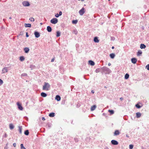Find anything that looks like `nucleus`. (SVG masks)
<instances>
[{
	"instance_id": "11",
	"label": "nucleus",
	"mask_w": 149,
	"mask_h": 149,
	"mask_svg": "<svg viewBox=\"0 0 149 149\" xmlns=\"http://www.w3.org/2000/svg\"><path fill=\"white\" fill-rule=\"evenodd\" d=\"M120 132L119 131L117 130H116L114 133V136H117L119 134Z\"/></svg>"
},
{
	"instance_id": "6",
	"label": "nucleus",
	"mask_w": 149,
	"mask_h": 149,
	"mask_svg": "<svg viewBox=\"0 0 149 149\" xmlns=\"http://www.w3.org/2000/svg\"><path fill=\"white\" fill-rule=\"evenodd\" d=\"M17 105L19 110H22L23 109V108L21 104L19 102H17Z\"/></svg>"
},
{
	"instance_id": "40",
	"label": "nucleus",
	"mask_w": 149,
	"mask_h": 149,
	"mask_svg": "<svg viewBox=\"0 0 149 149\" xmlns=\"http://www.w3.org/2000/svg\"><path fill=\"white\" fill-rule=\"evenodd\" d=\"M48 127L49 128H50L51 126V124L49 123H48L47 125Z\"/></svg>"
},
{
	"instance_id": "2",
	"label": "nucleus",
	"mask_w": 149,
	"mask_h": 149,
	"mask_svg": "<svg viewBox=\"0 0 149 149\" xmlns=\"http://www.w3.org/2000/svg\"><path fill=\"white\" fill-rule=\"evenodd\" d=\"M44 84V85L42 87V89L47 91H49L50 89V85L47 82H45Z\"/></svg>"
},
{
	"instance_id": "29",
	"label": "nucleus",
	"mask_w": 149,
	"mask_h": 149,
	"mask_svg": "<svg viewBox=\"0 0 149 149\" xmlns=\"http://www.w3.org/2000/svg\"><path fill=\"white\" fill-rule=\"evenodd\" d=\"M20 60L21 61H23L24 60L25 58L24 56H21L20 57Z\"/></svg>"
},
{
	"instance_id": "13",
	"label": "nucleus",
	"mask_w": 149,
	"mask_h": 149,
	"mask_svg": "<svg viewBox=\"0 0 149 149\" xmlns=\"http://www.w3.org/2000/svg\"><path fill=\"white\" fill-rule=\"evenodd\" d=\"M47 31L49 32H51L52 31V28L51 27L49 26H48L47 27Z\"/></svg>"
},
{
	"instance_id": "20",
	"label": "nucleus",
	"mask_w": 149,
	"mask_h": 149,
	"mask_svg": "<svg viewBox=\"0 0 149 149\" xmlns=\"http://www.w3.org/2000/svg\"><path fill=\"white\" fill-rule=\"evenodd\" d=\"M140 47L141 49H145L146 47V46L143 44H141L140 45Z\"/></svg>"
},
{
	"instance_id": "38",
	"label": "nucleus",
	"mask_w": 149,
	"mask_h": 149,
	"mask_svg": "<svg viewBox=\"0 0 149 149\" xmlns=\"http://www.w3.org/2000/svg\"><path fill=\"white\" fill-rule=\"evenodd\" d=\"M133 147V145L132 144L129 145V149H132Z\"/></svg>"
},
{
	"instance_id": "48",
	"label": "nucleus",
	"mask_w": 149,
	"mask_h": 149,
	"mask_svg": "<svg viewBox=\"0 0 149 149\" xmlns=\"http://www.w3.org/2000/svg\"><path fill=\"white\" fill-rule=\"evenodd\" d=\"M26 37H28L29 36L28 34V33L27 32H26Z\"/></svg>"
},
{
	"instance_id": "14",
	"label": "nucleus",
	"mask_w": 149,
	"mask_h": 149,
	"mask_svg": "<svg viewBox=\"0 0 149 149\" xmlns=\"http://www.w3.org/2000/svg\"><path fill=\"white\" fill-rule=\"evenodd\" d=\"M93 40L96 43H98L99 42V40L97 37H95L94 38Z\"/></svg>"
},
{
	"instance_id": "58",
	"label": "nucleus",
	"mask_w": 149,
	"mask_h": 149,
	"mask_svg": "<svg viewBox=\"0 0 149 149\" xmlns=\"http://www.w3.org/2000/svg\"><path fill=\"white\" fill-rule=\"evenodd\" d=\"M111 65V63H108V65L109 66H110V65Z\"/></svg>"
},
{
	"instance_id": "8",
	"label": "nucleus",
	"mask_w": 149,
	"mask_h": 149,
	"mask_svg": "<svg viewBox=\"0 0 149 149\" xmlns=\"http://www.w3.org/2000/svg\"><path fill=\"white\" fill-rule=\"evenodd\" d=\"M34 34L35 35V37L36 38H38L40 36V33L38 31H35Z\"/></svg>"
},
{
	"instance_id": "54",
	"label": "nucleus",
	"mask_w": 149,
	"mask_h": 149,
	"mask_svg": "<svg viewBox=\"0 0 149 149\" xmlns=\"http://www.w3.org/2000/svg\"><path fill=\"white\" fill-rule=\"evenodd\" d=\"M42 120H45V118L44 117H42Z\"/></svg>"
},
{
	"instance_id": "34",
	"label": "nucleus",
	"mask_w": 149,
	"mask_h": 149,
	"mask_svg": "<svg viewBox=\"0 0 149 149\" xmlns=\"http://www.w3.org/2000/svg\"><path fill=\"white\" fill-rule=\"evenodd\" d=\"M35 67V65H30V68L31 69H34Z\"/></svg>"
},
{
	"instance_id": "56",
	"label": "nucleus",
	"mask_w": 149,
	"mask_h": 149,
	"mask_svg": "<svg viewBox=\"0 0 149 149\" xmlns=\"http://www.w3.org/2000/svg\"><path fill=\"white\" fill-rule=\"evenodd\" d=\"M104 149H109V148H108V147H106L105 148H104Z\"/></svg>"
},
{
	"instance_id": "49",
	"label": "nucleus",
	"mask_w": 149,
	"mask_h": 149,
	"mask_svg": "<svg viewBox=\"0 0 149 149\" xmlns=\"http://www.w3.org/2000/svg\"><path fill=\"white\" fill-rule=\"evenodd\" d=\"M13 146L14 147H15L16 146V144L15 143H14L13 144Z\"/></svg>"
},
{
	"instance_id": "39",
	"label": "nucleus",
	"mask_w": 149,
	"mask_h": 149,
	"mask_svg": "<svg viewBox=\"0 0 149 149\" xmlns=\"http://www.w3.org/2000/svg\"><path fill=\"white\" fill-rule=\"evenodd\" d=\"M21 76H27V74L25 73H24L22 74L21 75Z\"/></svg>"
},
{
	"instance_id": "55",
	"label": "nucleus",
	"mask_w": 149,
	"mask_h": 149,
	"mask_svg": "<svg viewBox=\"0 0 149 149\" xmlns=\"http://www.w3.org/2000/svg\"><path fill=\"white\" fill-rule=\"evenodd\" d=\"M7 134H5V135H4V136L5 137H7Z\"/></svg>"
},
{
	"instance_id": "63",
	"label": "nucleus",
	"mask_w": 149,
	"mask_h": 149,
	"mask_svg": "<svg viewBox=\"0 0 149 149\" xmlns=\"http://www.w3.org/2000/svg\"><path fill=\"white\" fill-rule=\"evenodd\" d=\"M105 88H106V86L104 87Z\"/></svg>"
},
{
	"instance_id": "57",
	"label": "nucleus",
	"mask_w": 149,
	"mask_h": 149,
	"mask_svg": "<svg viewBox=\"0 0 149 149\" xmlns=\"http://www.w3.org/2000/svg\"><path fill=\"white\" fill-rule=\"evenodd\" d=\"M126 136L128 138L129 137V136L127 134H126Z\"/></svg>"
},
{
	"instance_id": "18",
	"label": "nucleus",
	"mask_w": 149,
	"mask_h": 149,
	"mask_svg": "<svg viewBox=\"0 0 149 149\" xmlns=\"http://www.w3.org/2000/svg\"><path fill=\"white\" fill-rule=\"evenodd\" d=\"M24 26L25 27H31V25L30 24L28 23V24H24Z\"/></svg>"
},
{
	"instance_id": "61",
	"label": "nucleus",
	"mask_w": 149,
	"mask_h": 149,
	"mask_svg": "<svg viewBox=\"0 0 149 149\" xmlns=\"http://www.w3.org/2000/svg\"><path fill=\"white\" fill-rule=\"evenodd\" d=\"M79 106V105H78V104L77 105V106Z\"/></svg>"
},
{
	"instance_id": "53",
	"label": "nucleus",
	"mask_w": 149,
	"mask_h": 149,
	"mask_svg": "<svg viewBox=\"0 0 149 149\" xmlns=\"http://www.w3.org/2000/svg\"><path fill=\"white\" fill-rule=\"evenodd\" d=\"M91 92L92 93H93V94L94 93V91L92 90L91 91Z\"/></svg>"
},
{
	"instance_id": "23",
	"label": "nucleus",
	"mask_w": 149,
	"mask_h": 149,
	"mask_svg": "<svg viewBox=\"0 0 149 149\" xmlns=\"http://www.w3.org/2000/svg\"><path fill=\"white\" fill-rule=\"evenodd\" d=\"M142 51L140 50L138 51V52H137V55L138 56H140L141 55V54H142Z\"/></svg>"
},
{
	"instance_id": "47",
	"label": "nucleus",
	"mask_w": 149,
	"mask_h": 149,
	"mask_svg": "<svg viewBox=\"0 0 149 149\" xmlns=\"http://www.w3.org/2000/svg\"><path fill=\"white\" fill-rule=\"evenodd\" d=\"M58 14L59 16L61 15H62V12L61 11H60Z\"/></svg>"
},
{
	"instance_id": "42",
	"label": "nucleus",
	"mask_w": 149,
	"mask_h": 149,
	"mask_svg": "<svg viewBox=\"0 0 149 149\" xmlns=\"http://www.w3.org/2000/svg\"><path fill=\"white\" fill-rule=\"evenodd\" d=\"M3 81L2 80L0 79V86L3 84Z\"/></svg>"
},
{
	"instance_id": "32",
	"label": "nucleus",
	"mask_w": 149,
	"mask_h": 149,
	"mask_svg": "<svg viewBox=\"0 0 149 149\" xmlns=\"http://www.w3.org/2000/svg\"><path fill=\"white\" fill-rule=\"evenodd\" d=\"M108 111L111 114H113L114 113V111L112 110H109Z\"/></svg>"
},
{
	"instance_id": "19",
	"label": "nucleus",
	"mask_w": 149,
	"mask_h": 149,
	"mask_svg": "<svg viewBox=\"0 0 149 149\" xmlns=\"http://www.w3.org/2000/svg\"><path fill=\"white\" fill-rule=\"evenodd\" d=\"M110 56L111 58L113 59L115 57V55L114 53H112L110 54Z\"/></svg>"
},
{
	"instance_id": "64",
	"label": "nucleus",
	"mask_w": 149,
	"mask_h": 149,
	"mask_svg": "<svg viewBox=\"0 0 149 149\" xmlns=\"http://www.w3.org/2000/svg\"><path fill=\"white\" fill-rule=\"evenodd\" d=\"M110 0H108L109 1H110Z\"/></svg>"
},
{
	"instance_id": "46",
	"label": "nucleus",
	"mask_w": 149,
	"mask_h": 149,
	"mask_svg": "<svg viewBox=\"0 0 149 149\" xmlns=\"http://www.w3.org/2000/svg\"><path fill=\"white\" fill-rule=\"evenodd\" d=\"M74 140H75V142H77L78 141V139L76 138H74Z\"/></svg>"
},
{
	"instance_id": "5",
	"label": "nucleus",
	"mask_w": 149,
	"mask_h": 149,
	"mask_svg": "<svg viewBox=\"0 0 149 149\" xmlns=\"http://www.w3.org/2000/svg\"><path fill=\"white\" fill-rule=\"evenodd\" d=\"M22 3L24 6H28L30 5L29 3L27 1H24L22 2Z\"/></svg>"
},
{
	"instance_id": "37",
	"label": "nucleus",
	"mask_w": 149,
	"mask_h": 149,
	"mask_svg": "<svg viewBox=\"0 0 149 149\" xmlns=\"http://www.w3.org/2000/svg\"><path fill=\"white\" fill-rule=\"evenodd\" d=\"M73 32V33H74L75 35H77V33H78L76 29L74 30Z\"/></svg>"
},
{
	"instance_id": "26",
	"label": "nucleus",
	"mask_w": 149,
	"mask_h": 149,
	"mask_svg": "<svg viewBox=\"0 0 149 149\" xmlns=\"http://www.w3.org/2000/svg\"><path fill=\"white\" fill-rule=\"evenodd\" d=\"M24 134L26 135H28L29 134V132L28 130H26L24 132Z\"/></svg>"
},
{
	"instance_id": "60",
	"label": "nucleus",
	"mask_w": 149,
	"mask_h": 149,
	"mask_svg": "<svg viewBox=\"0 0 149 149\" xmlns=\"http://www.w3.org/2000/svg\"><path fill=\"white\" fill-rule=\"evenodd\" d=\"M9 19H12V17H9Z\"/></svg>"
},
{
	"instance_id": "4",
	"label": "nucleus",
	"mask_w": 149,
	"mask_h": 149,
	"mask_svg": "<svg viewBox=\"0 0 149 149\" xmlns=\"http://www.w3.org/2000/svg\"><path fill=\"white\" fill-rule=\"evenodd\" d=\"M80 15H82L85 13V9L83 7L79 12Z\"/></svg>"
},
{
	"instance_id": "30",
	"label": "nucleus",
	"mask_w": 149,
	"mask_h": 149,
	"mask_svg": "<svg viewBox=\"0 0 149 149\" xmlns=\"http://www.w3.org/2000/svg\"><path fill=\"white\" fill-rule=\"evenodd\" d=\"M129 74L127 73H126L125 75V79H127L129 78Z\"/></svg>"
},
{
	"instance_id": "1",
	"label": "nucleus",
	"mask_w": 149,
	"mask_h": 149,
	"mask_svg": "<svg viewBox=\"0 0 149 149\" xmlns=\"http://www.w3.org/2000/svg\"><path fill=\"white\" fill-rule=\"evenodd\" d=\"M101 72L102 74H109L111 71V70L108 68L106 67H103L101 68Z\"/></svg>"
},
{
	"instance_id": "15",
	"label": "nucleus",
	"mask_w": 149,
	"mask_h": 149,
	"mask_svg": "<svg viewBox=\"0 0 149 149\" xmlns=\"http://www.w3.org/2000/svg\"><path fill=\"white\" fill-rule=\"evenodd\" d=\"M89 64L91 65H95L94 62L91 60H89L88 61Z\"/></svg>"
},
{
	"instance_id": "21",
	"label": "nucleus",
	"mask_w": 149,
	"mask_h": 149,
	"mask_svg": "<svg viewBox=\"0 0 149 149\" xmlns=\"http://www.w3.org/2000/svg\"><path fill=\"white\" fill-rule=\"evenodd\" d=\"M41 95L43 97H45L47 96V94L45 93L42 92L41 93Z\"/></svg>"
},
{
	"instance_id": "51",
	"label": "nucleus",
	"mask_w": 149,
	"mask_h": 149,
	"mask_svg": "<svg viewBox=\"0 0 149 149\" xmlns=\"http://www.w3.org/2000/svg\"><path fill=\"white\" fill-rule=\"evenodd\" d=\"M120 99L122 101L123 100V98L122 97H121L120 98Z\"/></svg>"
},
{
	"instance_id": "22",
	"label": "nucleus",
	"mask_w": 149,
	"mask_h": 149,
	"mask_svg": "<svg viewBox=\"0 0 149 149\" xmlns=\"http://www.w3.org/2000/svg\"><path fill=\"white\" fill-rule=\"evenodd\" d=\"M55 116V113L53 112L50 113L49 114V116L51 117H52Z\"/></svg>"
},
{
	"instance_id": "44",
	"label": "nucleus",
	"mask_w": 149,
	"mask_h": 149,
	"mask_svg": "<svg viewBox=\"0 0 149 149\" xmlns=\"http://www.w3.org/2000/svg\"><path fill=\"white\" fill-rule=\"evenodd\" d=\"M111 40H115V38L113 37H111Z\"/></svg>"
},
{
	"instance_id": "28",
	"label": "nucleus",
	"mask_w": 149,
	"mask_h": 149,
	"mask_svg": "<svg viewBox=\"0 0 149 149\" xmlns=\"http://www.w3.org/2000/svg\"><path fill=\"white\" fill-rule=\"evenodd\" d=\"M9 127L10 129L12 130L14 128V126L12 124H10L9 125Z\"/></svg>"
},
{
	"instance_id": "16",
	"label": "nucleus",
	"mask_w": 149,
	"mask_h": 149,
	"mask_svg": "<svg viewBox=\"0 0 149 149\" xmlns=\"http://www.w3.org/2000/svg\"><path fill=\"white\" fill-rule=\"evenodd\" d=\"M29 48H28V47H25L24 49V51L25 53H28L29 52Z\"/></svg>"
},
{
	"instance_id": "50",
	"label": "nucleus",
	"mask_w": 149,
	"mask_h": 149,
	"mask_svg": "<svg viewBox=\"0 0 149 149\" xmlns=\"http://www.w3.org/2000/svg\"><path fill=\"white\" fill-rule=\"evenodd\" d=\"M54 60H55V58H53V59H52L51 60V62H53L54 61Z\"/></svg>"
},
{
	"instance_id": "59",
	"label": "nucleus",
	"mask_w": 149,
	"mask_h": 149,
	"mask_svg": "<svg viewBox=\"0 0 149 149\" xmlns=\"http://www.w3.org/2000/svg\"><path fill=\"white\" fill-rule=\"evenodd\" d=\"M114 46H112V48H112V49H114Z\"/></svg>"
},
{
	"instance_id": "31",
	"label": "nucleus",
	"mask_w": 149,
	"mask_h": 149,
	"mask_svg": "<svg viewBox=\"0 0 149 149\" xmlns=\"http://www.w3.org/2000/svg\"><path fill=\"white\" fill-rule=\"evenodd\" d=\"M61 33L59 31H57L56 32V36L57 37H58L60 36Z\"/></svg>"
},
{
	"instance_id": "17",
	"label": "nucleus",
	"mask_w": 149,
	"mask_h": 149,
	"mask_svg": "<svg viewBox=\"0 0 149 149\" xmlns=\"http://www.w3.org/2000/svg\"><path fill=\"white\" fill-rule=\"evenodd\" d=\"M136 117L137 118H140L141 116V114L139 112H137L136 113Z\"/></svg>"
},
{
	"instance_id": "24",
	"label": "nucleus",
	"mask_w": 149,
	"mask_h": 149,
	"mask_svg": "<svg viewBox=\"0 0 149 149\" xmlns=\"http://www.w3.org/2000/svg\"><path fill=\"white\" fill-rule=\"evenodd\" d=\"M101 68H98L96 69L95 71V72L97 73H98L100 72H101Z\"/></svg>"
},
{
	"instance_id": "9",
	"label": "nucleus",
	"mask_w": 149,
	"mask_h": 149,
	"mask_svg": "<svg viewBox=\"0 0 149 149\" xmlns=\"http://www.w3.org/2000/svg\"><path fill=\"white\" fill-rule=\"evenodd\" d=\"M131 60L132 62L134 64H135L137 61V59L135 58H132Z\"/></svg>"
},
{
	"instance_id": "7",
	"label": "nucleus",
	"mask_w": 149,
	"mask_h": 149,
	"mask_svg": "<svg viewBox=\"0 0 149 149\" xmlns=\"http://www.w3.org/2000/svg\"><path fill=\"white\" fill-rule=\"evenodd\" d=\"M111 142L112 144L114 145H117L118 143L117 141L114 140H112Z\"/></svg>"
},
{
	"instance_id": "41",
	"label": "nucleus",
	"mask_w": 149,
	"mask_h": 149,
	"mask_svg": "<svg viewBox=\"0 0 149 149\" xmlns=\"http://www.w3.org/2000/svg\"><path fill=\"white\" fill-rule=\"evenodd\" d=\"M29 20L31 22H34V19L33 17H30L29 19Z\"/></svg>"
},
{
	"instance_id": "33",
	"label": "nucleus",
	"mask_w": 149,
	"mask_h": 149,
	"mask_svg": "<svg viewBox=\"0 0 149 149\" xmlns=\"http://www.w3.org/2000/svg\"><path fill=\"white\" fill-rule=\"evenodd\" d=\"M135 107L137 108L138 109H140V108L142 106H140L139 104L138 103L136 104L135 105Z\"/></svg>"
},
{
	"instance_id": "43",
	"label": "nucleus",
	"mask_w": 149,
	"mask_h": 149,
	"mask_svg": "<svg viewBox=\"0 0 149 149\" xmlns=\"http://www.w3.org/2000/svg\"><path fill=\"white\" fill-rule=\"evenodd\" d=\"M146 68L148 70H149V64H148L146 65Z\"/></svg>"
},
{
	"instance_id": "35",
	"label": "nucleus",
	"mask_w": 149,
	"mask_h": 149,
	"mask_svg": "<svg viewBox=\"0 0 149 149\" xmlns=\"http://www.w3.org/2000/svg\"><path fill=\"white\" fill-rule=\"evenodd\" d=\"M78 21L77 20H73L72 21V22L73 24H76L77 23Z\"/></svg>"
},
{
	"instance_id": "62",
	"label": "nucleus",
	"mask_w": 149,
	"mask_h": 149,
	"mask_svg": "<svg viewBox=\"0 0 149 149\" xmlns=\"http://www.w3.org/2000/svg\"><path fill=\"white\" fill-rule=\"evenodd\" d=\"M79 106V105H78V104L77 105V106Z\"/></svg>"
},
{
	"instance_id": "3",
	"label": "nucleus",
	"mask_w": 149,
	"mask_h": 149,
	"mask_svg": "<svg viewBox=\"0 0 149 149\" xmlns=\"http://www.w3.org/2000/svg\"><path fill=\"white\" fill-rule=\"evenodd\" d=\"M58 22V19L56 18H54L50 20V22L52 24H56Z\"/></svg>"
},
{
	"instance_id": "45",
	"label": "nucleus",
	"mask_w": 149,
	"mask_h": 149,
	"mask_svg": "<svg viewBox=\"0 0 149 149\" xmlns=\"http://www.w3.org/2000/svg\"><path fill=\"white\" fill-rule=\"evenodd\" d=\"M55 16L56 17H58L59 16V15L57 13L55 15Z\"/></svg>"
},
{
	"instance_id": "10",
	"label": "nucleus",
	"mask_w": 149,
	"mask_h": 149,
	"mask_svg": "<svg viewBox=\"0 0 149 149\" xmlns=\"http://www.w3.org/2000/svg\"><path fill=\"white\" fill-rule=\"evenodd\" d=\"M2 73H5L7 72L8 71V68L5 67L3 68L2 70Z\"/></svg>"
},
{
	"instance_id": "25",
	"label": "nucleus",
	"mask_w": 149,
	"mask_h": 149,
	"mask_svg": "<svg viewBox=\"0 0 149 149\" xmlns=\"http://www.w3.org/2000/svg\"><path fill=\"white\" fill-rule=\"evenodd\" d=\"M22 126H19V131L20 134L22 133Z\"/></svg>"
},
{
	"instance_id": "12",
	"label": "nucleus",
	"mask_w": 149,
	"mask_h": 149,
	"mask_svg": "<svg viewBox=\"0 0 149 149\" xmlns=\"http://www.w3.org/2000/svg\"><path fill=\"white\" fill-rule=\"evenodd\" d=\"M61 97L59 95H56L55 97V99L58 101H60L61 100Z\"/></svg>"
},
{
	"instance_id": "36",
	"label": "nucleus",
	"mask_w": 149,
	"mask_h": 149,
	"mask_svg": "<svg viewBox=\"0 0 149 149\" xmlns=\"http://www.w3.org/2000/svg\"><path fill=\"white\" fill-rule=\"evenodd\" d=\"M21 149H26L25 148L23 144H21L20 145Z\"/></svg>"
},
{
	"instance_id": "52",
	"label": "nucleus",
	"mask_w": 149,
	"mask_h": 149,
	"mask_svg": "<svg viewBox=\"0 0 149 149\" xmlns=\"http://www.w3.org/2000/svg\"><path fill=\"white\" fill-rule=\"evenodd\" d=\"M141 28L143 30L144 29V26H142Z\"/></svg>"
},
{
	"instance_id": "27",
	"label": "nucleus",
	"mask_w": 149,
	"mask_h": 149,
	"mask_svg": "<svg viewBox=\"0 0 149 149\" xmlns=\"http://www.w3.org/2000/svg\"><path fill=\"white\" fill-rule=\"evenodd\" d=\"M96 107V106L95 105H93V106H92L91 108V111H93L95 109V108Z\"/></svg>"
}]
</instances>
